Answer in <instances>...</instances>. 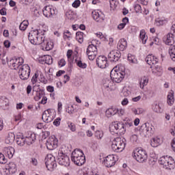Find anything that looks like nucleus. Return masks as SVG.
Masks as SVG:
<instances>
[{"mask_svg":"<svg viewBox=\"0 0 175 175\" xmlns=\"http://www.w3.org/2000/svg\"><path fill=\"white\" fill-rule=\"evenodd\" d=\"M110 77L115 83H121L125 77V71L112 70L110 72Z\"/></svg>","mask_w":175,"mask_h":175,"instance_id":"7","label":"nucleus"},{"mask_svg":"<svg viewBox=\"0 0 175 175\" xmlns=\"http://www.w3.org/2000/svg\"><path fill=\"white\" fill-rule=\"evenodd\" d=\"M64 84H66V83H68V81H69L70 80V77H69V75H65L64 76Z\"/></svg>","mask_w":175,"mask_h":175,"instance_id":"60","label":"nucleus"},{"mask_svg":"<svg viewBox=\"0 0 175 175\" xmlns=\"http://www.w3.org/2000/svg\"><path fill=\"white\" fill-rule=\"evenodd\" d=\"M150 144L152 147H158V146H161V144H162V139L158 137H154L151 139Z\"/></svg>","mask_w":175,"mask_h":175,"instance_id":"33","label":"nucleus"},{"mask_svg":"<svg viewBox=\"0 0 175 175\" xmlns=\"http://www.w3.org/2000/svg\"><path fill=\"white\" fill-rule=\"evenodd\" d=\"M76 40L79 42V43H83L84 40V33L77 31L76 33Z\"/></svg>","mask_w":175,"mask_h":175,"instance_id":"39","label":"nucleus"},{"mask_svg":"<svg viewBox=\"0 0 175 175\" xmlns=\"http://www.w3.org/2000/svg\"><path fill=\"white\" fill-rule=\"evenodd\" d=\"M92 16L96 23H103L105 20V14L97 10L92 11Z\"/></svg>","mask_w":175,"mask_h":175,"instance_id":"18","label":"nucleus"},{"mask_svg":"<svg viewBox=\"0 0 175 175\" xmlns=\"http://www.w3.org/2000/svg\"><path fill=\"white\" fill-rule=\"evenodd\" d=\"M168 53L172 61L175 62V45L169 47Z\"/></svg>","mask_w":175,"mask_h":175,"instance_id":"38","label":"nucleus"},{"mask_svg":"<svg viewBox=\"0 0 175 175\" xmlns=\"http://www.w3.org/2000/svg\"><path fill=\"white\" fill-rule=\"evenodd\" d=\"M97 38H99V39H103V40H105V36H103V33L101 32H98L96 33Z\"/></svg>","mask_w":175,"mask_h":175,"instance_id":"61","label":"nucleus"},{"mask_svg":"<svg viewBox=\"0 0 175 175\" xmlns=\"http://www.w3.org/2000/svg\"><path fill=\"white\" fill-rule=\"evenodd\" d=\"M43 62L47 64V65H51L53 64V57L50 55L45 56Z\"/></svg>","mask_w":175,"mask_h":175,"instance_id":"46","label":"nucleus"},{"mask_svg":"<svg viewBox=\"0 0 175 175\" xmlns=\"http://www.w3.org/2000/svg\"><path fill=\"white\" fill-rule=\"evenodd\" d=\"M71 161L77 166H81L85 163V156L83 150L75 149L71 154Z\"/></svg>","mask_w":175,"mask_h":175,"instance_id":"1","label":"nucleus"},{"mask_svg":"<svg viewBox=\"0 0 175 175\" xmlns=\"http://www.w3.org/2000/svg\"><path fill=\"white\" fill-rule=\"evenodd\" d=\"M118 114H119L120 116H124V114H125V110L120 109H118L117 111Z\"/></svg>","mask_w":175,"mask_h":175,"instance_id":"62","label":"nucleus"},{"mask_svg":"<svg viewBox=\"0 0 175 175\" xmlns=\"http://www.w3.org/2000/svg\"><path fill=\"white\" fill-rule=\"evenodd\" d=\"M57 162L62 166H69V164L70 163L69 157H68V155L64 154V152H60V153H59V156L57 157Z\"/></svg>","mask_w":175,"mask_h":175,"instance_id":"12","label":"nucleus"},{"mask_svg":"<svg viewBox=\"0 0 175 175\" xmlns=\"http://www.w3.org/2000/svg\"><path fill=\"white\" fill-rule=\"evenodd\" d=\"M159 163L162 165L164 169L167 170H172L174 168L175 163L173 157L168 156H163L161 157L159 160Z\"/></svg>","mask_w":175,"mask_h":175,"instance_id":"3","label":"nucleus"},{"mask_svg":"<svg viewBox=\"0 0 175 175\" xmlns=\"http://www.w3.org/2000/svg\"><path fill=\"white\" fill-rule=\"evenodd\" d=\"M152 125L150 124V123H144L140 127V132L142 133L143 136L147 137V136H150L151 133H152Z\"/></svg>","mask_w":175,"mask_h":175,"instance_id":"9","label":"nucleus"},{"mask_svg":"<svg viewBox=\"0 0 175 175\" xmlns=\"http://www.w3.org/2000/svg\"><path fill=\"white\" fill-rule=\"evenodd\" d=\"M128 61H129V62H131L132 64H135V56L133 55L132 54H129L128 55Z\"/></svg>","mask_w":175,"mask_h":175,"instance_id":"52","label":"nucleus"},{"mask_svg":"<svg viewBox=\"0 0 175 175\" xmlns=\"http://www.w3.org/2000/svg\"><path fill=\"white\" fill-rule=\"evenodd\" d=\"M16 144H18V146H20L21 147H23V146H24L26 144L25 138L21 137H16Z\"/></svg>","mask_w":175,"mask_h":175,"instance_id":"41","label":"nucleus"},{"mask_svg":"<svg viewBox=\"0 0 175 175\" xmlns=\"http://www.w3.org/2000/svg\"><path fill=\"white\" fill-rule=\"evenodd\" d=\"M45 165L48 170H51L54 167H57V163H55V158L54 157H47L45 158Z\"/></svg>","mask_w":175,"mask_h":175,"instance_id":"16","label":"nucleus"},{"mask_svg":"<svg viewBox=\"0 0 175 175\" xmlns=\"http://www.w3.org/2000/svg\"><path fill=\"white\" fill-rule=\"evenodd\" d=\"M58 65H59V66H60V68H62V66H65V65H66V62L65 61L64 59H61L58 62Z\"/></svg>","mask_w":175,"mask_h":175,"instance_id":"56","label":"nucleus"},{"mask_svg":"<svg viewBox=\"0 0 175 175\" xmlns=\"http://www.w3.org/2000/svg\"><path fill=\"white\" fill-rule=\"evenodd\" d=\"M75 62L77 66H79V68H81V69H85L87 68V64L83 63L81 60L75 59Z\"/></svg>","mask_w":175,"mask_h":175,"instance_id":"45","label":"nucleus"},{"mask_svg":"<svg viewBox=\"0 0 175 175\" xmlns=\"http://www.w3.org/2000/svg\"><path fill=\"white\" fill-rule=\"evenodd\" d=\"M132 155L134 159H136V161L140 163H143V162L147 161V152L143 149L136 150L133 152Z\"/></svg>","mask_w":175,"mask_h":175,"instance_id":"5","label":"nucleus"},{"mask_svg":"<svg viewBox=\"0 0 175 175\" xmlns=\"http://www.w3.org/2000/svg\"><path fill=\"white\" fill-rule=\"evenodd\" d=\"M81 3V2L80 1V0H75L73 3H72V7L77 8H79V6H80V4Z\"/></svg>","mask_w":175,"mask_h":175,"instance_id":"54","label":"nucleus"},{"mask_svg":"<svg viewBox=\"0 0 175 175\" xmlns=\"http://www.w3.org/2000/svg\"><path fill=\"white\" fill-rule=\"evenodd\" d=\"M0 59L1 60L3 65H5L7 62H9V60H8V56L6 55V52L0 50Z\"/></svg>","mask_w":175,"mask_h":175,"instance_id":"36","label":"nucleus"},{"mask_svg":"<svg viewBox=\"0 0 175 175\" xmlns=\"http://www.w3.org/2000/svg\"><path fill=\"white\" fill-rule=\"evenodd\" d=\"M46 90L49 92H54V87L49 85L46 87Z\"/></svg>","mask_w":175,"mask_h":175,"instance_id":"63","label":"nucleus"},{"mask_svg":"<svg viewBox=\"0 0 175 175\" xmlns=\"http://www.w3.org/2000/svg\"><path fill=\"white\" fill-rule=\"evenodd\" d=\"M6 162H8V160L6 159V158H5V155H3V154L2 153H0V163L3 165L6 163Z\"/></svg>","mask_w":175,"mask_h":175,"instance_id":"50","label":"nucleus"},{"mask_svg":"<svg viewBox=\"0 0 175 175\" xmlns=\"http://www.w3.org/2000/svg\"><path fill=\"white\" fill-rule=\"evenodd\" d=\"M46 148L48 150H54L58 147V139L55 136L50 137L46 143Z\"/></svg>","mask_w":175,"mask_h":175,"instance_id":"10","label":"nucleus"},{"mask_svg":"<svg viewBox=\"0 0 175 175\" xmlns=\"http://www.w3.org/2000/svg\"><path fill=\"white\" fill-rule=\"evenodd\" d=\"M9 64L14 67V69L17 70L23 66L24 59L23 57L14 58L10 61Z\"/></svg>","mask_w":175,"mask_h":175,"instance_id":"15","label":"nucleus"},{"mask_svg":"<svg viewBox=\"0 0 175 175\" xmlns=\"http://www.w3.org/2000/svg\"><path fill=\"white\" fill-rule=\"evenodd\" d=\"M42 50H45L46 51H50V50H53V42L47 41L45 40V42L41 45Z\"/></svg>","mask_w":175,"mask_h":175,"instance_id":"28","label":"nucleus"},{"mask_svg":"<svg viewBox=\"0 0 175 175\" xmlns=\"http://www.w3.org/2000/svg\"><path fill=\"white\" fill-rule=\"evenodd\" d=\"M132 111L135 116H139L144 113V109L143 108H133Z\"/></svg>","mask_w":175,"mask_h":175,"instance_id":"42","label":"nucleus"},{"mask_svg":"<svg viewBox=\"0 0 175 175\" xmlns=\"http://www.w3.org/2000/svg\"><path fill=\"white\" fill-rule=\"evenodd\" d=\"M14 139H16V135H14V133H10L5 139V143L7 144H10V143H13V142H14Z\"/></svg>","mask_w":175,"mask_h":175,"instance_id":"37","label":"nucleus"},{"mask_svg":"<svg viewBox=\"0 0 175 175\" xmlns=\"http://www.w3.org/2000/svg\"><path fill=\"white\" fill-rule=\"evenodd\" d=\"M96 65L100 69H106L109 66L107 57L105 55H100L96 59Z\"/></svg>","mask_w":175,"mask_h":175,"instance_id":"11","label":"nucleus"},{"mask_svg":"<svg viewBox=\"0 0 175 175\" xmlns=\"http://www.w3.org/2000/svg\"><path fill=\"white\" fill-rule=\"evenodd\" d=\"M140 39L143 43V44H146L147 43V36H146V31L144 29L141 30L140 31Z\"/></svg>","mask_w":175,"mask_h":175,"instance_id":"40","label":"nucleus"},{"mask_svg":"<svg viewBox=\"0 0 175 175\" xmlns=\"http://www.w3.org/2000/svg\"><path fill=\"white\" fill-rule=\"evenodd\" d=\"M33 92H36V96H34L35 100H40L43 96V91L39 88L35 91V87H33Z\"/></svg>","mask_w":175,"mask_h":175,"instance_id":"29","label":"nucleus"},{"mask_svg":"<svg viewBox=\"0 0 175 175\" xmlns=\"http://www.w3.org/2000/svg\"><path fill=\"white\" fill-rule=\"evenodd\" d=\"M68 126L70 128L71 132H76V125L74 124L72 122H68Z\"/></svg>","mask_w":175,"mask_h":175,"instance_id":"49","label":"nucleus"},{"mask_svg":"<svg viewBox=\"0 0 175 175\" xmlns=\"http://www.w3.org/2000/svg\"><path fill=\"white\" fill-rule=\"evenodd\" d=\"M77 175H99L96 172H94L93 170L88 167H84L79 170L77 172Z\"/></svg>","mask_w":175,"mask_h":175,"instance_id":"22","label":"nucleus"},{"mask_svg":"<svg viewBox=\"0 0 175 175\" xmlns=\"http://www.w3.org/2000/svg\"><path fill=\"white\" fill-rule=\"evenodd\" d=\"M38 33L39 30H33L29 33V40L31 44L37 45L38 42Z\"/></svg>","mask_w":175,"mask_h":175,"instance_id":"19","label":"nucleus"},{"mask_svg":"<svg viewBox=\"0 0 175 175\" xmlns=\"http://www.w3.org/2000/svg\"><path fill=\"white\" fill-rule=\"evenodd\" d=\"M145 59L148 65L150 66V68L155 66V65H157L159 61V59H158V58L153 55H148Z\"/></svg>","mask_w":175,"mask_h":175,"instance_id":"21","label":"nucleus"},{"mask_svg":"<svg viewBox=\"0 0 175 175\" xmlns=\"http://www.w3.org/2000/svg\"><path fill=\"white\" fill-rule=\"evenodd\" d=\"M38 77H39V75H38L36 73L33 76V77L31 79V83L33 84H35V83H36L38 81Z\"/></svg>","mask_w":175,"mask_h":175,"instance_id":"57","label":"nucleus"},{"mask_svg":"<svg viewBox=\"0 0 175 175\" xmlns=\"http://www.w3.org/2000/svg\"><path fill=\"white\" fill-rule=\"evenodd\" d=\"M42 12L43 15L47 18L53 17L57 14V12L51 5L45 6L42 10Z\"/></svg>","mask_w":175,"mask_h":175,"instance_id":"13","label":"nucleus"},{"mask_svg":"<svg viewBox=\"0 0 175 175\" xmlns=\"http://www.w3.org/2000/svg\"><path fill=\"white\" fill-rule=\"evenodd\" d=\"M134 9L136 13H140V12H142V6L139 4H135Z\"/></svg>","mask_w":175,"mask_h":175,"instance_id":"53","label":"nucleus"},{"mask_svg":"<svg viewBox=\"0 0 175 175\" xmlns=\"http://www.w3.org/2000/svg\"><path fill=\"white\" fill-rule=\"evenodd\" d=\"M28 24L29 23L27 21H23L19 26V29H21V31H25V29H27L28 27Z\"/></svg>","mask_w":175,"mask_h":175,"instance_id":"44","label":"nucleus"},{"mask_svg":"<svg viewBox=\"0 0 175 175\" xmlns=\"http://www.w3.org/2000/svg\"><path fill=\"white\" fill-rule=\"evenodd\" d=\"M137 140H138V137H137V135H133L131 137V141L133 142V143H137Z\"/></svg>","mask_w":175,"mask_h":175,"instance_id":"58","label":"nucleus"},{"mask_svg":"<svg viewBox=\"0 0 175 175\" xmlns=\"http://www.w3.org/2000/svg\"><path fill=\"white\" fill-rule=\"evenodd\" d=\"M66 111L68 113V114H73V105H71V107H68Z\"/></svg>","mask_w":175,"mask_h":175,"instance_id":"59","label":"nucleus"},{"mask_svg":"<svg viewBox=\"0 0 175 175\" xmlns=\"http://www.w3.org/2000/svg\"><path fill=\"white\" fill-rule=\"evenodd\" d=\"M166 23H167V20H166L165 18H158L157 19H156V23L159 26L163 25V24H165Z\"/></svg>","mask_w":175,"mask_h":175,"instance_id":"47","label":"nucleus"},{"mask_svg":"<svg viewBox=\"0 0 175 175\" xmlns=\"http://www.w3.org/2000/svg\"><path fill=\"white\" fill-rule=\"evenodd\" d=\"M104 164L107 167H111L116 165V159L114 155L109 154L104 160Z\"/></svg>","mask_w":175,"mask_h":175,"instance_id":"20","label":"nucleus"},{"mask_svg":"<svg viewBox=\"0 0 175 175\" xmlns=\"http://www.w3.org/2000/svg\"><path fill=\"white\" fill-rule=\"evenodd\" d=\"M121 58V52L119 51H111L108 55V59L111 62H117Z\"/></svg>","mask_w":175,"mask_h":175,"instance_id":"17","label":"nucleus"},{"mask_svg":"<svg viewBox=\"0 0 175 175\" xmlns=\"http://www.w3.org/2000/svg\"><path fill=\"white\" fill-rule=\"evenodd\" d=\"M127 46L128 44L126 43V40H125L124 38H122L118 42L117 47L120 51H124V50L126 49Z\"/></svg>","mask_w":175,"mask_h":175,"instance_id":"26","label":"nucleus"},{"mask_svg":"<svg viewBox=\"0 0 175 175\" xmlns=\"http://www.w3.org/2000/svg\"><path fill=\"white\" fill-rule=\"evenodd\" d=\"M118 111V109L116 108H109L105 111V116L110 118L112 116H116L117 114V112Z\"/></svg>","mask_w":175,"mask_h":175,"instance_id":"30","label":"nucleus"},{"mask_svg":"<svg viewBox=\"0 0 175 175\" xmlns=\"http://www.w3.org/2000/svg\"><path fill=\"white\" fill-rule=\"evenodd\" d=\"M25 140L27 146H31V144H32L33 142L36 140V135H35V133H32L30 132L28 134V136H26V137L25 138Z\"/></svg>","mask_w":175,"mask_h":175,"instance_id":"24","label":"nucleus"},{"mask_svg":"<svg viewBox=\"0 0 175 175\" xmlns=\"http://www.w3.org/2000/svg\"><path fill=\"white\" fill-rule=\"evenodd\" d=\"M139 84L140 88H142V90H143V88H144V87H146V85H147V84H148V77H147V76L141 77L139 79Z\"/></svg>","mask_w":175,"mask_h":175,"instance_id":"25","label":"nucleus"},{"mask_svg":"<svg viewBox=\"0 0 175 175\" xmlns=\"http://www.w3.org/2000/svg\"><path fill=\"white\" fill-rule=\"evenodd\" d=\"M152 109L154 113H163V108L161 107L159 103H153L152 105Z\"/></svg>","mask_w":175,"mask_h":175,"instance_id":"34","label":"nucleus"},{"mask_svg":"<svg viewBox=\"0 0 175 175\" xmlns=\"http://www.w3.org/2000/svg\"><path fill=\"white\" fill-rule=\"evenodd\" d=\"M42 120L44 122H51L54 120V116H53V110L52 109H47L44 111L42 116Z\"/></svg>","mask_w":175,"mask_h":175,"instance_id":"14","label":"nucleus"},{"mask_svg":"<svg viewBox=\"0 0 175 175\" xmlns=\"http://www.w3.org/2000/svg\"><path fill=\"white\" fill-rule=\"evenodd\" d=\"M0 103H1L2 106H9V99L5 96H1Z\"/></svg>","mask_w":175,"mask_h":175,"instance_id":"43","label":"nucleus"},{"mask_svg":"<svg viewBox=\"0 0 175 175\" xmlns=\"http://www.w3.org/2000/svg\"><path fill=\"white\" fill-rule=\"evenodd\" d=\"M8 166H9L8 170L11 174H14V173L17 172V165H16L14 162H10Z\"/></svg>","mask_w":175,"mask_h":175,"instance_id":"35","label":"nucleus"},{"mask_svg":"<svg viewBox=\"0 0 175 175\" xmlns=\"http://www.w3.org/2000/svg\"><path fill=\"white\" fill-rule=\"evenodd\" d=\"M109 131L117 135H125V132H126L125 124L118 122H113L109 126Z\"/></svg>","mask_w":175,"mask_h":175,"instance_id":"4","label":"nucleus"},{"mask_svg":"<svg viewBox=\"0 0 175 175\" xmlns=\"http://www.w3.org/2000/svg\"><path fill=\"white\" fill-rule=\"evenodd\" d=\"M174 34L173 33H168L165 37V43L167 46H174Z\"/></svg>","mask_w":175,"mask_h":175,"instance_id":"23","label":"nucleus"},{"mask_svg":"<svg viewBox=\"0 0 175 175\" xmlns=\"http://www.w3.org/2000/svg\"><path fill=\"white\" fill-rule=\"evenodd\" d=\"M70 31H65L64 33V38H70Z\"/></svg>","mask_w":175,"mask_h":175,"instance_id":"64","label":"nucleus"},{"mask_svg":"<svg viewBox=\"0 0 175 175\" xmlns=\"http://www.w3.org/2000/svg\"><path fill=\"white\" fill-rule=\"evenodd\" d=\"M124 129L125 128H131V126H133V122L131 120H127L124 123Z\"/></svg>","mask_w":175,"mask_h":175,"instance_id":"51","label":"nucleus"},{"mask_svg":"<svg viewBox=\"0 0 175 175\" xmlns=\"http://www.w3.org/2000/svg\"><path fill=\"white\" fill-rule=\"evenodd\" d=\"M61 124V118H56L53 122V125L55 126H59Z\"/></svg>","mask_w":175,"mask_h":175,"instance_id":"55","label":"nucleus"},{"mask_svg":"<svg viewBox=\"0 0 175 175\" xmlns=\"http://www.w3.org/2000/svg\"><path fill=\"white\" fill-rule=\"evenodd\" d=\"M18 75L21 80H28L29 75H31V68L28 64L23 65L20 67Z\"/></svg>","mask_w":175,"mask_h":175,"instance_id":"6","label":"nucleus"},{"mask_svg":"<svg viewBox=\"0 0 175 175\" xmlns=\"http://www.w3.org/2000/svg\"><path fill=\"white\" fill-rule=\"evenodd\" d=\"M86 54L90 61H94L96 55H98V49L96 48V46L93 44H90L88 46Z\"/></svg>","mask_w":175,"mask_h":175,"instance_id":"8","label":"nucleus"},{"mask_svg":"<svg viewBox=\"0 0 175 175\" xmlns=\"http://www.w3.org/2000/svg\"><path fill=\"white\" fill-rule=\"evenodd\" d=\"M4 151L5 157H8L10 159H11V158H13V155H14V148L11 146L5 148Z\"/></svg>","mask_w":175,"mask_h":175,"instance_id":"27","label":"nucleus"},{"mask_svg":"<svg viewBox=\"0 0 175 175\" xmlns=\"http://www.w3.org/2000/svg\"><path fill=\"white\" fill-rule=\"evenodd\" d=\"M45 37H44V31H38V38H37V41L38 42V43H37L38 44H41V46L42 45L43 43H44L45 42Z\"/></svg>","mask_w":175,"mask_h":175,"instance_id":"31","label":"nucleus"},{"mask_svg":"<svg viewBox=\"0 0 175 175\" xmlns=\"http://www.w3.org/2000/svg\"><path fill=\"white\" fill-rule=\"evenodd\" d=\"M94 136L98 140L102 139V137H103V131H96L95 132Z\"/></svg>","mask_w":175,"mask_h":175,"instance_id":"48","label":"nucleus"},{"mask_svg":"<svg viewBox=\"0 0 175 175\" xmlns=\"http://www.w3.org/2000/svg\"><path fill=\"white\" fill-rule=\"evenodd\" d=\"M167 103L169 106H172V105L174 103V93L173 91L168 93L167 96Z\"/></svg>","mask_w":175,"mask_h":175,"instance_id":"32","label":"nucleus"},{"mask_svg":"<svg viewBox=\"0 0 175 175\" xmlns=\"http://www.w3.org/2000/svg\"><path fill=\"white\" fill-rule=\"evenodd\" d=\"M126 139L124 137H116L112 141L111 148L115 152H122L125 149Z\"/></svg>","mask_w":175,"mask_h":175,"instance_id":"2","label":"nucleus"}]
</instances>
